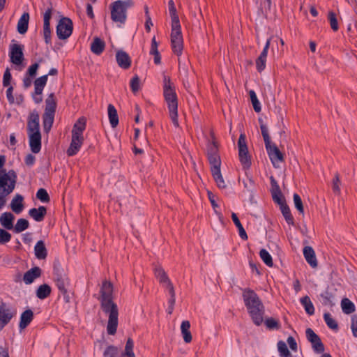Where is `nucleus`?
Masks as SVG:
<instances>
[{
    "mask_svg": "<svg viewBox=\"0 0 357 357\" xmlns=\"http://www.w3.org/2000/svg\"><path fill=\"white\" fill-rule=\"evenodd\" d=\"M287 342L292 351H297V343L292 336L288 337Z\"/></svg>",
    "mask_w": 357,
    "mask_h": 357,
    "instance_id": "63",
    "label": "nucleus"
},
{
    "mask_svg": "<svg viewBox=\"0 0 357 357\" xmlns=\"http://www.w3.org/2000/svg\"><path fill=\"white\" fill-rule=\"evenodd\" d=\"M277 347L280 357H292V355L284 341L280 340L277 344Z\"/></svg>",
    "mask_w": 357,
    "mask_h": 357,
    "instance_id": "43",
    "label": "nucleus"
},
{
    "mask_svg": "<svg viewBox=\"0 0 357 357\" xmlns=\"http://www.w3.org/2000/svg\"><path fill=\"white\" fill-rule=\"evenodd\" d=\"M17 175L14 170L6 172V169L0 171V201L13 192L15 186Z\"/></svg>",
    "mask_w": 357,
    "mask_h": 357,
    "instance_id": "6",
    "label": "nucleus"
},
{
    "mask_svg": "<svg viewBox=\"0 0 357 357\" xmlns=\"http://www.w3.org/2000/svg\"><path fill=\"white\" fill-rule=\"evenodd\" d=\"M15 216L10 212L3 213L0 216V223L6 229H13Z\"/></svg>",
    "mask_w": 357,
    "mask_h": 357,
    "instance_id": "26",
    "label": "nucleus"
},
{
    "mask_svg": "<svg viewBox=\"0 0 357 357\" xmlns=\"http://www.w3.org/2000/svg\"><path fill=\"white\" fill-rule=\"evenodd\" d=\"M100 303L103 312L108 314L107 331L109 335H114L118 327V307L112 301V285L107 281L102 283L100 290Z\"/></svg>",
    "mask_w": 357,
    "mask_h": 357,
    "instance_id": "1",
    "label": "nucleus"
},
{
    "mask_svg": "<svg viewBox=\"0 0 357 357\" xmlns=\"http://www.w3.org/2000/svg\"><path fill=\"white\" fill-rule=\"evenodd\" d=\"M48 75H43L34 81V93L33 98L36 103L38 104L43 101L42 93L47 81Z\"/></svg>",
    "mask_w": 357,
    "mask_h": 357,
    "instance_id": "13",
    "label": "nucleus"
},
{
    "mask_svg": "<svg viewBox=\"0 0 357 357\" xmlns=\"http://www.w3.org/2000/svg\"><path fill=\"white\" fill-rule=\"evenodd\" d=\"M24 204L22 202H11L10 208L12 211L16 214H20L24 209Z\"/></svg>",
    "mask_w": 357,
    "mask_h": 357,
    "instance_id": "54",
    "label": "nucleus"
},
{
    "mask_svg": "<svg viewBox=\"0 0 357 357\" xmlns=\"http://www.w3.org/2000/svg\"><path fill=\"white\" fill-rule=\"evenodd\" d=\"M35 160H36L35 156L31 153L28 154L26 156L25 160H24L25 164L27 166H32L34 164Z\"/></svg>",
    "mask_w": 357,
    "mask_h": 357,
    "instance_id": "64",
    "label": "nucleus"
},
{
    "mask_svg": "<svg viewBox=\"0 0 357 357\" xmlns=\"http://www.w3.org/2000/svg\"><path fill=\"white\" fill-rule=\"evenodd\" d=\"M300 303L309 315L314 314V307L308 296H305L300 299Z\"/></svg>",
    "mask_w": 357,
    "mask_h": 357,
    "instance_id": "37",
    "label": "nucleus"
},
{
    "mask_svg": "<svg viewBox=\"0 0 357 357\" xmlns=\"http://www.w3.org/2000/svg\"><path fill=\"white\" fill-rule=\"evenodd\" d=\"M107 111L109 123L112 128H116L119 124V116L117 111L114 106L112 104L108 105Z\"/></svg>",
    "mask_w": 357,
    "mask_h": 357,
    "instance_id": "34",
    "label": "nucleus"
},
{
    "mask_svg": "<svg viewBox=\"0 0 357 357\" xmlns=\"http://www.w3.org/2000/svg\"><path fill=\"white\" fill-rule=\"evenodd\" d=\"M270 44L271 38L267 40L262 52H261L259 57L256 59V68L259 73L264 70L266 67V58Z\"/></svg>",
    "mask_w": 357,
    "mask_h": 357,
    "instance_id": "19",
    "label": "nucleus"
},
{
    "mask_svg": "<svg viewBox=\"0 0 357 357\" xmlns=\"http://www.w3.org/2000/svg\"><path fill=\"white\" fill-rule=\"evenodd\" d=\"M259 256L266 265L269 267L273 266L272 257L266 250L261 249L259 252Z\"/></svg>",
    "mask_w": 357,
    "mask_h": 357,
    "instance_id": "46",
    "label": "nucleus"
},
{
    "mask_svg": "<svg viewBox=\"0 0 357 357\" xmlns=\"http://www.w3.org/2000/svg\"><path fill=\"white\" fill-rule=\"evenodd\" d=\"M29 138V146L31 150L34 153H38L41 149V134L40 132L30 133L28 135Z\"/></svg>",
    "mask_w": 357,
    "mask_h": 357,
    "instance_id": "20",
    "label": "nucleus"
},
{
    "mask_svg": "<svg viewBox=\"0 0 357 357\" xmlns=\"http://www.w3.org/2000/svg\"><path fill=\"white\" fill-rule=\"evenodd\" d=\"M23 46L19 44H13L10 46V61L15 65H20L24 60Z\"/></svg>",
    "mask_w": 357,
    "mask_h": 357,
    "instance_id": "17",
    "label": "nucleus"
},
{
    "mask_svg": "<svg viewBox=\"0 0 357 357\" xmlns=\"http://www.w3.org/2000/svg\"><path fill=\"white\" fill-rule=\"evenodd\" d=\"M155 274L156 278L158 279V280L160 282L167 284L168 288H170V285H172V284L170 282L167 275H166L165 272L161 269V268H156L155 271Z\"/></svg>",
    "mask_w": 357,
    "mask_h": 357,
    "instance_id": "44",
    "label": "nucleus"
},
{
    "mask_svg": "<svg viewBox=\"0 0 357 357\" xmlns=\"http://www.w3.org/2000/svg\"><path fill=\"white\" fill-rule=\"evenodd\" d=\"M260 129L261 131V135L264 138V141L265 143V147L267 151V153L269 156V158L275 167H278V162H282L284 161V157L283 153L280 151L278 147L271 141V137L268 135V128L266 125H264L262 122L260 124Z\"/></svg>",
    "mask_w": 357,
    "mask_h": 357,
    "instance_id": "4",
    "label": "nucleus"
},
{
    "mask_svg": "<svg viewBox=\"0 0 357 357\" xmlns=\"http://www.w3.org/2000/svg\"><path fill=\"white\" fill-rule=\"evenodd\" d=\"M239 160L245 169H249L252 165L251 155L249 153L245 134L241 133L238 140Z\"/></svg>",
    "mask_w": 357,
    "mask_h": 357,
    "instance_id": "7",
    "label": "nucleus"
},
{
    "mask_svg": "<svg viewBox=\"0 0 357 357\" xmlns=\"http://www.w3.org/2000/svg\"><path fill=\"white\" fill-rule=\"evenodd\" d=\"M116 59L118 65L123 69H128L131 66V59L124 51H117Z\"/></svg>",
    "mask_w": 357,
    "mask_h": 357,
    "instance_id": "22",
    "label": "nucleus"
},
{
    "mask_svg": "<svg viewBox=\"0 0 357 357\" xmlns=\"http://www.w3.org/2000/svg\"><path fill=\"white\" fill-rule=\"evenodd\" d=\"M36 257L38 259H45L47 255V251L43 241H38L34 246Z\"/></svg>",
    "mask_w": 357,
    "mask_h": 357,
    "instance_id": "32",
    "label": "nucleus"
},
{
    "mask_svg": "<svg viewBox=\"0 0 357 357\" xmlns=\"http://www.w3.org/2000/svg\"><path fill=\"white\" fill-rule=\"evenodd\" d=\"M163 95L167 102L169 116L174 126L176 128L179 126L178 120V98L175 88L171 79L168 76H164Z\"/></svg>",
    "mask_w": 357,
    "mask_h": 357,
    "instance_id": "3",
    "label": "nucleus"
},
{
    "mask_svg": "<svg viewBox=\"0 0 357 357\" xmlns=\"http://www.w3.org/2000/svg\"><path fill=\"white\" fill-rule=\"evenodd\" d=\"M52 289L50 285L43 284L40 285L36 292L37 298L41 300L47 298L51 294Z\"/></svg>",
    "mask_w": 357,
    "mask_h": 357,
    "instance_id": "35",
    "label": "nucleus"
},
{
    "mask_svg": "<svg viewBox=\"0 0 357 357\" xmlns=\"http://www.w3.org/2000/svg\"><path fill=\"white\" fill-rule=\"evenodd\" d=\"M169 12L172 19V26L180 25L178 16L176 13V9L173 0L168 2Z\"/></svg>",
    "mask_w": 357,
    "mask_h": 357,
    "instance_id": "39",
    "label": "nucleus"
},
{
    "mask_svg": "<svg viewBox=\"0 0 357 357\" xmlns=\"http://www.w3.org/2000/svg\"><path fill=\"white\" fill-rule=\"evenodd\" d=\"M33 319V312L31 310L28 309L23 312L20 316L19 328L20 330L26 328Z\"/></svg>",
    "mask_w": 357,
    "mask_h": 357,
    "instance_id": "25",
    "label": "nucleus"
},
{
    "mask_svg": "<svg viewBox=\"0 0 357 357\" xmlns=\"http://www.w3.org/2000/svg\"><path fill=\"white\" fill-rule=\"evenodd\" d=\"M7 87H8V89L6 91V97H7L8 101L9 102L10 104H13L15 102V99L13 96V87L12 86H8Z\"/></svg>",
    "mask_w": 357,
    "mask_h": 357,
    "instance_id": "62",
    "label": "nucleus"
},
{
    "mask_svg": "<svg viewBox=\"0 0 357 357\" xmlns=\"http://www.w3.org/2000/svg\"><path fill=\"white\" fill-rule=\"evenodd\" d=\"M117 354L118 348L116 347L110 345L105 349L103 353V357H116Z\"/></svg>",
    "mask_w": 357,
    "mask_h": 357,
    "instance_id": "52",
    "label": "nucleus"
},
{
    "mask_svg": "<svg viewBox=\"0 0 357 357\" xmlns=\"http://www.w3.org/2000/svg\"><path fill=\"white\" fill-rule=\"evenodd\" d=\"M130 88L133 93H136L139 89V79L138 76H135L130 81Z\"/></svg>",
    "mask_w": 357,
    "mask_h": 357,
    "instance_id": "57",
    "label": "nucleus"
},
{
    "mask_svg": "<svg viewBox=\"0 0 357 357\" xmlns=\"http://www.w3.org/2000/svg\"><path fill=\"white\" fill-rule=\"evenodd\" d=\"M265 325L269 330H279L280 328L279 321L271 317L265 320Z\"/></svg>",
    "mask_w": 357,
    "mask_h": 357,
    "instance_id": "49",
    "label": "nucleus"
},
{
    "mask_svg": "<svg viewBox=\"0 0 357 357\" xmlns=\"http://www.w3.org/2000/svg\"><path fill=\"white\" fill-rule=\"evenodd\" d=\"M207 158L211 165V174L217 185L220 188H225L227 185L220 172L221 159L218 143L214 135H212V141L207 145Z\"/></svg>",
    "mask_w": 357,
    "mask_h": 357,
    "instance_id": "2",
    "label": "nucleus"
},
{
    "mask_svg": "<svg viewBox=\"0 0 357 357\" xmlns=\"http://www.w3.org/2000/svg\"><path fill=\"white\" fill-rule=\"evenodd\" d=\"M86 119L80 117L74 124L72 130V134L83 135V132L86 128Z\"/></svg>",
    "mask_w": 357,
    "mask_h": 357,
    "instance_id": "38",
    "label": "nucleus"
},
{
    "mask_svg": "<svg viewBox=\"0 0 357 357\" xmlns=\"http://www.w3.org/2000/svg\"><path fill=\"white\" fill-rule=\"evenodd\" d=\"M249 95L250 97V100H251L254 110L256 112H260L261 108L260 102L257 99L255 92L254 91L251 90L249 92Z\"/></svg>",
    "mask_w": 357,
    "mask_h": 357,
    "instance_id": "47",
    "label": "nucleus"
},
{
    "mask_svg": "<svg viewBox=\"0 0 357 357\" xmlns=\"http://www.w3.org/2000/svg\"><path fill=\"white\" fill-rule=\"evenodd\" d=\"M15 314V310H12L3 303L0 306V322L2 324V326L3 327L8 324Z\"/></svg>",
    "mask_w": 357,
    "mask_h": 357,
    "instance_id": "18",
    "label": "nucleus"
},
{
    "mask_svg": "<svg viewBox=\"0 0 357 357\" xmlns=\"http://www.w3.org/2000/svg\"><path fill=\"white\" fill-rule=\"evenodd\" d=\"M133 347H134V343H133V341L129 338L127 342H126V347H125V351H124V354H134L133 352Z\"/></svg>",
    "mask_w": 357,
    "mask_h": 357,
    "instance_id": "60",
    "label": "nucleus"
},
{
    "mask_svg": "<svg viewBox=\"0 0 357 357\" xmlns=\"http://www.w3.org/2000/svg\"><path fill=\"white\" fill-rule=\"evenodd\" d=\"M36 198L40 201H50V197L47 190L44 188H40L36 193Z\"/></svg>",
    "mask_w": 357,
    "mask_h": 357,
    "instance_id": "53",
    "label": "nucleus"
},
{
    "mask_svg": "<svg viewBox=\"0 0 357 357\" xmlns=\"http://www.w3.org/2000/svg\"><path fill=\"white\" fill-rule=\"evenodd\" d=\"M231 219L236 227L238 228L239 236L243 240H247L248 238L247 233L245 229L243 228L242 224L241 223L237 215L235 213H231Z\"/></svg>",
    "mask_w": 357,
    "mask_h": 357,
    "instance_id": "40",
    "label": "nucleus"
},
{
    "mask_svg": "<svg viewBox=\"0 0 357 357\" xmlns=\"http://www.w3.org/2000/svg\"><path fill=\"white\" fill-rule=\"evenodd\" d=\"M52 10L53 8L50 3V6L44 13L43 36L46 44L51 43L50 20L52 17Z\"/></svg>",
    "mask_w": 357,
    "mask_h": 357,
    "instance_id": "15",
    "label": "nucleus"
},
{
    "mask_svg": "<svg viewBox=\"0 0 357 357\" xmlns=\"http://www.w3.org/2000/svg\"><path fill=\"white\" fill-rule=\"evenodd\" d=\"M190 323L189 321H183L181 325V332L185 343H190L192 341V335L190 331Z\"/></svg>",
    "mask_w": 357,
    "mask_h": 357,
    "instance_id": "33",
    "label": "nucleus"
},
{
    "mask_svg": "<svg viewBox=\"0 0 357 357\" xmlns=\"http://www.w3.org/2000/svg\"><path fill=\"white\" fill-rule=\"evenodd\" d=\"M29 21V13H24L17 22V31L20 34H24L28 29Z\"/></svg>",
    "mask_w": 357,
    "mask_h": 357,
    "instance_id": "30",
    "label": "nucleus"
},
{
    "mask_svg": "<svg viewBox=\"0 0 357 357\" xmlns=\"http://www.w3.org/2000/svg\"><path fill=\"white\" fill-rule=\"evenodd\" d=\"M41 269L35 266L26 271L23 276V281L26 284H30L41 275Z\"/></svg>",
    "mask_w": 357,
    "mask_h": 357,
    "instance_id": "23",
    "label": "nucleus"
},
{
    "mask_svg": "<svg viewBox=\"0 0 357 357\" xmlns=\"http://www.w3.org/2000/svg\"><path fill=\"white\" fill-rule=\"evenodd\" d=\"M57 107V101L54 93H51L45 100V109L46 113L55 114Z\"/></svg>",
    "mask_w": 357,
    "mask_h": 357,
    "instance_id": "27",
    "label": "nucleus"
},
{
    "mask_svg": "<svg viewBox=\"0 0 357 357\" xmlns=\"http://www.w3.org/2000/svg\"><path fill=\"white\" fill-rule=\"evenodd\" d=\"M55 114L44 112L43 114V123L44 131L48 132L52 127Z\"/></svg>",
    "mask_w": 357,
    "mask_h": 357,
    "instance_id": "36",
    "label": "nucleus"
},
{
    "mask_svg": "<svg viewBox=\"0 0 357 357\" xmlns=\"http://www.w3.org/2000/svg\"><path fill=\"white\" fill-rule=\"evenodd\" d=\"M82 145L77 142L71 141L69 148L67 149L66 153L68 156H73L79 151Z\"/></svg>",
    "mask_w": 357,
    "mask_h": 357,
    "instance_id": "50",
    "label": "nucleus"
},
{
    "mask_svg": "<svg viewBox=\"0 0 357 357\" xmlns=\"http://www.w3.org/2000/svg\"><path fill=\"white\" fill-rule=\"evenodd\" d=\"M243 298L244 304L247 310L250 309L253 306L259 305L262 303L261 299L257 294L252 289L246 288L243 290Z\"/></svg>",
    "mask_w": 357,
    "mask_h": 357,
    "instance_id": "10",
    "label": "nucleus"
},
{
    "mask_svg": "<svg viewBox=\"0 0 357 357\" xmlns=\"http://www.w3.org/2000/svg\"><path fill=\"white\" fill-rule=\"evenodd\" d=\"M29 227V221L24 218L18 219L15 225L13 226V231L18 234L28 229Z\"/></svg>",
    "mask_w": 357,
    "mask_h": 357,
    "instance_id": "41",
    "label": "nucleus"
},
{
    "mask_svg": "<svg viewBox=\"0 0 357 357\" xmlns=\"http://www.w3.org/2000/svg\"><path fill=\"white\" fill-rule=\"evenodd\" d=\"M73 30V24L72 20L63 17H62L56 26V35L61 40H66L68 38Z\"/></svg>",
    "mask_w": 357,
    "mask_h": 357,
    "instance_id": "9",
    "label": "nucleus"
},
{
    "mask_svg": "<svg viewBox=\"0 0 357 357\" xmlns=\"http://www.w3.org/2000/svg\"><path fill=\"white\" fill-rule=\"evenodd\" d=\"M324 319L328 328L333 330H337L338 325L336 321L332 317L331 314L328 312L324 314Z\"/></svg>",
    "mask_w": 357,
    "mask_h": 357,
    "instance_id": "45",
    "label": "nucleus"
},
{
    "mask_svg": "<svg viewBox=\"0 0 357 357\" xmlns=\"http://www.w3.org/2000/svg\"><path fill=\"white\" fill-rule=\"evenodd\" d=\"M54 281L61 293L66 294L67 292L66 287L68 285V279L63 270L54 268Z\"/></svg>",
    "mask_w": 357,
    "mask_h": 357,
    "instance_id": "11",
    "label": "nucleus"
},
{
    "mask_svg": "<svg viewBox=\"0 0 357 357\" xmlns=\"http://www.w3.org/2000/svg\"><path fill=\"white\" fill-rule=\"evenodd\" d=\"M105 47V43L98 37H96L91 44V51L96 55L102 53Z\"/></svg>",
    "mask_w": 357,
    "mask_h": 357,
    "instance_id": "31",
    "label": "nucleus"
},
{
    "mask_svg": "<svg viewBox=\"0 0 357 357\" xmlns=\"http://www.w3.org/2000/svg\"><path fill=\"white\" fill-rule=\"evenodd\" d=\"M248 312L256 326H260L264 321V314L265 312V307L263 303L259 305L253 306L248 310Z\"/></svg>",
    "mask_w": 357,
    "mask_h": 357,
    "instance_id": "14",
    "label": "nucleus"
},
{
    "mask_svg": "<svg viewBox=\"0 0 357 357\" xmlns=\"http://www.w3.org/2000/svg\"><path fill=\"white\" fill-rule=\"evenodd\" d=\"M39 121L40 116L37 111L33 110L29 114L26 126L28 135L30 133H35L36 132H40Z\"/></svg>",
    "mask_w": 357,
    "mask_h": 357,
    "instance_id": "16",
    "label": "nucleus"
},
{
    "mask_svg": "<svg viewBox=\"0 0 357 357\" xmlns=\"http://www.w3.org/2000/svg\"><path fill=\"white\" fill-rule=\"evenodd\" d=\"M328 19L330 25L333 31H337L339 29L336 14L333 11L328 12Z\"/></svg>",
    "mask_w": 357,
    "mask_h": 357,
    "instance_id": "48",
    "label": "nucleus"
},
{
    "mask_svg": "<svg viewBox=\"0 0 357 357\" xmlns=\"http://www.w3.org/2000/svg\"><path fill=\"white\" fill-rule=\"evenodd\" d=\"M171 46L173 52L181 56L183 50V39L180 25L172 26Z\"/></svg>",
    "mask_w": 357,
    "mask_h": 357,
    "instance_id": "8",
    "label": "nucleus"
},
{
    "mask_svg": "<svg viewBox=\"0 0 357 357\" xmlns=\"http://www.w3.org/2000/svg\"><path fill=\"white\" fill-rule=\"evenodd\" d=\"M11 79H12V76H11L10 69L8 68H7L3 74V86L5 87L10 86Z\"/></svg>",
    "mask_w": 357,
    "mask_h": 357,
    "instance_id": "56",
    "label": "nucleus"
},
{
    "mask_svg": "<svg viewBox=\"0 0 357 357\" xmlns=\"http://www.w3.org/2000/svg\"><path fill=\"white\" fill-rule=\"evenodd\" d=\"M11 234L6 229L0 228V244H6L11 239Z\"/></svg>",
    "mask_w": 357,
    "mask_h": 357,
    "instance_id": "51",
    "label": "nucleus"
},
{
    "mask_svg": "<svg viewBox=\"0 0 357 357\" xmlns=\"http://www.w3.org/2000/svg\"><path fill=\"white\" fill-rule=\"evenodd\" d=\"M303 253L307 264L312 268H316L318 263L314 249L311 246H305L303 248Z\"/></svg>",
    "mask_w": 357,
    "mask_h": 357,
    "instance_id": "24",
    "label": "nucleus"
},
{
    "mask_svg": "<svg viewBox=\"0 0 357 357\" xmlns=\"http://www.w3.org/2000/svg\"><path fill=\"white\" fill-rule=\"evenodd\" d=\"M271 192L273 201H286L284 195L282 193L277 181L271 176Z\"/></svg>",
    "mask_w": 357,
    "mask_h": 357,
    "instance_id": "21",
    "label": "nucleus"
},
{
    "mask_svg": "<svg viewBox=\"0 0 357 357\" xmlns=\"http://www.w3.org/2000/svg\"><path fill=\"white\" fill-rule=\"evenodd\" d=\"M340 180L338 174H336L333 179L332 189L334 193L339 194L340 192Z\"/></svg>",
    "mask_w": 357,
    "mask_h": 357,
    "instance_id": "55",
    "label": "nucleus"
},
{
    "mask_svg": "<svg viewBox=\"0 0 357 357\" xmlns=\"http://www.w3.org/2000/svg\"><path fill=\"white\" fill-rule=\"evenodd\" d=\"M280 210L288 225H294V218L291 213L290 208L287 202H277Z\"/></svg>",
    "mask_w": 357,
    "mask_h": 357,
    "instance_id": "29",
    "label": "nucleus"
},
{
    "mask_svg": "<svg viewBox=\"0 0 357 357\" xmlns=\"http://www.w3.org/2000/svg\"><path fill=\"white\" fill-rule=\"evenodd\" d=\"M351 328L352 334L355 337H357V316L353 315L351 317Z\"/></svg>",
    "mask_w": 357,
    "mask_h": 357,
    "instance_id": "61",
    "label": "nucleus"
},
{
    "mask_svg": "<svg viewBox=\"0 0 357 357\" xmlns=\"http://www.w3.org/2000/svg\"><path fill=\"white\" fill-rule=\"evenodd\" d=\"M39 68V64L38 63H35L29 66L28 70L26 72V75L29 77H34L36 75L37 70Z\"/></svg>",
    "mask_w": 357,
    "mask_h": 357,
    "instance_id": "59",
    "label": "nucleus"
},
{
    "mask_svg": "<svg viewBox=\"0 0 357 357\" xmlns=\"http://www.w3.org/2000/svg\"><path fill=\"white\" fill-rule=\"evenodd\" d=\"M47 210L45 206H39L38 208H31L29 215L36 221H42L46 215Z\"/></svg>",
    "mask_w": 357,
    "mask_h": 357,
    "instance_id": "28",
    "label": "nucleus"
},
{
    "mask_svg": "<svg viewBox=\"0 0 357 357\" xmlns=\"http://www.w3.org/2000/svg\"><path fill=\"white\" fill-rule=\"evenodd\" d=\"M133 6L132 0H117L112 2L109 6L112 20L119 24V26L124 24L127 20V9Z\"/></svg>",
    "mask_w": 357,
    "mask_h": 357,
    "instance_id": "5",
    "label": "nucleus"
},
{
    "mask_svg": "<svg viewBox=\"0 0 357 357\" xmlns=\"http://www.w3.org/2000/svg\"><path fill=\"white\" fill-rule=\"evenodd\" d=\"M306 337L311 343L312 347L314 352L317 354L323 353L324 351V346L320 337L314 332L311 328H307L305 331Z\"/></svg>",
    "mask_w": 357,
    "mask_h": 357,
    "instance_id": "12",
    "label": "nucleus"
},
{
    "mask_svg": "<svg viewBox=\"0 0 357 357\" xmlns=\"http://www.w3.org/2000/svg\"><path fill=\"white\" fill-rule=\"evenodd\" d=\"M320 296L322 298V303L325 305L331 304V294L328 291H324L321 294Z\"/></svg>",
    "mask_w": 357,
    "mask_h": 357,
    "instance_id": "58",
    "label": "nucleus"
},
{
    "mask_svg": "<svg viewBox=\"0 0 357 357\" xmlns=\"http://www.w3.org/2000/svg\"><path fill=\"white\" fill-rule=\"evenodd\" d=\"M341 306L343 312L345 314H351L355 310L354 304L348 298L342 299Z\"/></svg>",
    "mask_w": 357,
    "mask_h": 357,
    "instance_id": "42",
    "label": "nucleus"
}]
</instances>
